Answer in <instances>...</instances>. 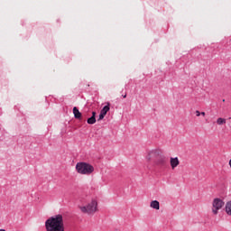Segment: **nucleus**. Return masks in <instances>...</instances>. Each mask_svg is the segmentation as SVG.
I'll return each mask as SVG.
<instances>
[{
	"instance_id": "nucleus-16",
	"label": "nucleus",
	"mask_w": 231,
	"mask_h": 231,
	"mask_svg": "<svg viewBox=\"0 0 231 231\" xmlns=\"http://www.w3.org/2000/svg\"><path fill=\"white\" fill-rule=\"evenodd\" d=\"M123 98H127V94L123 95Z\"/></svg>"
},
{
	"instance_id": "nucleus-6",
	"label": "nucleus",
	"mask_w": 231,
	"mask_h": 231,
	"mask_svg": "<svg viewBox=\"0 0 231 231\" xmlns=\"http://www.w3.org/2000/svg\"><path fill=\"white\" fill-rule=\"evenodd\" d=\"M155 158V165H165V163H167V160L165 159V156H163V153Z\"/></svg>"
},
{
	"instance_id": "nucleus-8",
	"label": "nucleus",
	"mask_w": 231,
	"mask_h": 231,
	"mask_svg": "<svg viewBox=\"0 0 231 231\" xmlns=\"http://www.w3.org/2000/svg\"><path fill=\"white\" fill-rule=\"evenodd\" d=\"M109 109V103H107V106H105L101 110L98 120H104V117L107 115Z\"/></svg>"
},
{
	"instance_id": "nucleus-4",
	"label": "nucleus",
	"mask_w": 231,
	"mask_h": 231,
	"mask_svg": "<svg viewBox=\"0 0 231 231\" xmlns=\"http://www.w3.org/2000/svg\"><path fill=\"white\" fill-rule=\"evenodd\" d=\"M225 207V201L219 198H215L212 201L211 212L213 216H217L219 214V210Z\"/></svg>"
},
{
	"instance_id": "nucleus-9",
	"label": "nucleus",
	"mask_w": 231,
	"mask_h": 231,
	"mask_svg": "<svg viewBox=\"0 0 231 231\" xmlns=\"http://www.w3.org/2000/svg\"><path fill=\"white\" fill-rule=\"evenodd\" d=\"M73 115L74 118H76L77 120H82V113L79 111V108H77V106L73 107Z\"/></svg>"
},
{
	"instance_id": "nucleus-1",
	"label": "nucleus",
	"mask_w": 231,
	"mask_h": 231,
	"mask_svg": "<svg viewBox=\"0 0 231 231\" xmlns=\"http://www.w3.org/2000/svg\"><path fill=\"white\" fill-rule=\"evenodd\" d=\"M47 231H64V216L58 214L45 221Z\"/></svg>"
},
{
	"instance_id": "nucleus-2",
	"label": "nucleus",
	"mask_w": 231,
	"mask_h": 231,
	"mask_svg": "<svg viewBox=\"0 0 231 231\" xmlns=\"http://www.w3.org/2000/svg\"><path fill=\"white\" fill-rule=\"evenodd\" d=\"M79 210L88 216H95L96 212H98V202L92 199L88 205L79 207Z\"/></svg>"
},
{
	"instance_id": "nucleus-13",
	"label": "nucleus",
	"mask_w": 231,
	"mask_h": 231,
	"mask_svg": "<svg viewBox=\"0 0 231 231\" xmlns=\"http://www.w3.org/2000/svg\"><path fill=\"white\" fill-rule=\"evenodd\" d=\"M88 124L93 125V124H97V118L95 116H91L87 120Z\"/></svg>"
},
{
	"instance_id": "nucleus-5",
	"label": "nucleus",
	"mask_w": 231,
	"mask_h": 231,
	"mask_svg": "<svg viewBox=\"0 0 231 231\" xmlns=\"http://www.w3.org/2000/svg\"><path fill=\"white\" fill-rule=\"evenodd\" d=\"M161 154H163V152L160 149H154L147 152L145 156V161L149 163L152 162L153 158H158V156H161Z\"/></svg>"
},
{
	"instance_id": "nucleus-15",
	"label": "nucleus",
	"mask_w": 231,
	"mask_h": 231,
	"mask_svg": "<svg viewBox=\"0 0 231 231\" xmlns=\"http://www.w3.org/2000/svg\"><path fill=\"white\" fill-rule=\"evenodd\" d=\"M92 116L95 118V116H97V112H92Z\"/></svg>"
},
{
	"instance_id": "nucleus-19",
	"label": "nucleus",
	"mask_w": 231,
	"mask_h": 231,
	"mask_svg": "<svg viewBox=\"0 0 231 231\" xmlns=\"http://www.w3.org/2000/svg\"><path fill=\"white\" fill-rule=\"evenodd\" d=\"M223 102H225V99H223Z\"/></svg>"
},
{
	"instance_id": "nucleus-18",
	"label": "nucleus",
	"mask_w": 231,
	"mask_h": 231,
	"mask_svg": "<svg viewBox=\"0 0 231 231\" xmlns=\"http://www.w3.org/2000/svg\"><path fill=\"white\" fill-rule=\"evenodd\" d=\"M0 231H6L5 229H0Z\"/></svg>"
},
{
	"instance_id": "nucleus-14",
	"label": "nucleus",
	"mask_w": 231,
	"mask_h": 231,
	"mask_svg": "<svg viewBox=\"0 0 231 231\" xmlns=\"http://www.w3.org/2000/svg\"><path fill=\"white\" fill-rule=\"evenodd\" d=\"M195 115H196V116H201V112L197 110V111H195Z\"/></svg>"
},
{
	"instance_id": "nucleus-11",
	"label": "nucleus",
	"mask_w": 231,
	"mask_h": 231,
	"mask_svg": "<svg viewBox=\"0 0 231 231\" xmlns=\"http://www.w3.org/2000/svg\"><path fill=\"white\" fill-rule=\"evenodd\" d=\"M225 208H226V214H227V216H231V200L226 203Z\"/></svg>"
},
{
	"instance_id": "nucleus-17",
	"label": "nucleus",
	"mask_w": 231,
	"mask_h": 231,
	"mask_svg": "<svg viewBox=\"0 0 231 231\" xmlns=\"http://www.w3.org/2000/svg\"><path fill=\"white\" fill-rule=\"evenodd\" d=\"M200 115H201L202 116H205L206 114H205V112H201Z\"/></svg>"
},
{
	"instance_id": "nucleus-10",
	"label": "nucleus",
	"mask_w": 231,
	"mask_h": 231,
	"mask_svg": "<svg viewBox=\"0 0 231 231\" xmlns=\"http://www.w3.org/2000/svg\"><path fill=\"white\" fill-rule=\"evenodd\" d=\"M151 208H154V210H160V202L158 200H152L150 203Z\"/></svg>"
},
{
	"instance_id": "nucleus-3",
	"label": "nucleus",
	"mask_w": 231,
	"mask_h": 231,
	"mask_svg": "<svg viewBox=\"0 0 231 231\" xmlns=\"http://www.w3.org/2000/svg\"><path fill=\"white\" fill-rule=\"evenodd\" d=\"M76 171L79 174L89 176L95 172V167L88 162H78L76 164Z\"/></svg>"
},
{
	"instance_id": "nucleus-12",
	"label": "nucleus",
	"mask_w": 231,
	"mask_h": 231,
	"mask_svg": "<svg viewBox=\"0 0 231 231\" xmlns=\"http://www.w3.org/2000/svg\"><path fill=\"white\" fill-rule=\"evenodd\" d=\"M217 125H225V124H226V119L219 117L217 119Z\"/></svg>"
},
{
	"instance_id": "nucleus-7",
	"label": "nucleus",
	"mask_w": 231,
	"mask_h": 231,
	"mask_svg": "<svg viewBox=\"0 0 231 231\" xmlns=\"http://www.w3.org/2000/svg\"><path fill=\"white\" fill-rule=\"evenodd\" d=\"M170 164H171L172 171H174V169H176V167H178V165H180V159H178V157H171Z\"/></svg>"
}]
</instances>
